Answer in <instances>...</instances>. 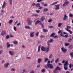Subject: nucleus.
<instances>
[{
    "mask_svg": "<svg viewBox=\"0 0 73 73\" xmlns=\"http://www.w3.org/2000/svg\"><path fill=\"white\" fill-rule=\"evenodd\" d=\"M53 39H51L50 40H48L47 42V44L49 46H48L46 48V52H48L49 51L50 47V45L49 44V42L51 43L53 41Z\"/></svg>",
    "mask_w": 73,
    "mask_h": 73,
    "instance_id": "nucleus-1",
    "label": "nucleus"
},
{
    "mask_svg": "<svg viewBox=\"0 0 73 73\" xmlns=\"http://www.w3.org/2000/svg\"><path fill=\"white\" fill-rule=\"evenodd\" d=\"M27 22L28 23V24L29 25H31L33 23V21L31 20V18H29L27 20Z\"/></svg>",
    "mask_w": 73,
    "mask_h": 73,
    "instance_id": "nucleus-2",
    "label": "nucleus"
},
{
    "mask_svg": "<svg viewBox=\"0 0 73 73\" xmlns=\"http://www.w3.org/2000/svg\"><path fill=\"white\" fill-rule=\"evenodd\" d=\"M60 5L58 4V5H55V10H58V9H60Z\"/></svg>",
    "mask_w": 73,
    "mask_h": 73,
    "instance_id": "nucleus-3",
    "label": "nucleus"
},
{
    "mask_svg": "<svg viewBox=\"0 0 73 73\" xmlns=\"http://www.w3.org/2000/svg\"><path fill=\"white\" fill-rule=\"evenodd\" d=\"M61 50L62 51V52H64L65 53L67 51V49L63 47L61 48Z\"/></svg>",
    "mask_w": 73,
    "mask_h": 73,
    "instance_id": "nucleus-4",
    "label": "nucleus"
},
{
    "mask_svg": "<svg viewBox=\"0 0 73 73\" xmlns=\"http://www.w3.org/2000/svg\"><path fill=\"white\" fill-rule=\"evenodd\" d=\"M69 1H66L64 2V3L63 4V7H66L69 4Z\"/></svg>",
    "mask_w": 73,
    "mask_h": 73,
    "instance_id": "nucleus-5",
    "label": "nucleus"
},
{
    "mask_svg": "<svg viewBox=\"0 0 73 73\" xmlns=\"http://www.w3.org/2000/svg\"><path fill=\"white\" fill-rule=\"evenodd\" d=\"M48 68H49L50 69H53V66L51 64H48Z\"/></svg>",
    "mask_w": 73,
    "mask_h": 73,
    "instance_id": "nucleus-6",
    "label": "nucleus"
},
{
    "mask_svg": "<svg viewBox=\"0 0 73 73\" xmlns=\"http://www.w3.org/2000/svg\"><path fill=\"white\" fill-rule=\"evenodd\" d=\"M41 50L42 51H43V52H45L46 51V47L42 46L41 48Z\"/></svg>",
    "mask_w": 73,
    "mask_h": 73,
    "instance_id": "nucleus-7",
    "label": "nucleus"
},
{
    "mask_svg": "<svg viewBox=\"0 0 73 73\" xmlns=\"http://www.w3.org/2000/svg\"><path fill=\"white\" fill-rule=\"evenodd\" d=\"M9 53L11 56H13L15 54V52L13 51H9Z\"/></svg>",
    "mask_w": 73,
    "mask_h": 73,
    "instance_id": "nucleus-8",
    "label": "nucleus"
},
{
    "mask_svg": "<svg viewBox=\"0 0 73 73\" xmlns=\"http://www.w3.org/2000/svg\"><path fill=\"white\" fill-rule=\"evenodd\" d=\"M68 19V16H66V15H65L64 16V17L63 18V20H67Z\"/></svg>",
    "mask_w": 73,
    "mask_h": 73,
    "instance_id": "nucleus-9",
    "label": "nucleus"
},
{
    "mask_svg": "<svg viewBox=\"0 0 73 73\" xmlns=\"http://www.w3.org/2000/svg\"><path fill=\"white\" fill-rule=\"evenodd\" d=\"M69 65V63H68V61H66L65 62V64H64V66H66Z\"/></svg>",
    "mask_w": 73,
    "mask_h": 73,
    "instance_id": "nucleus-10",
    "label": "nucleus"
},
{
    "mask_svg": "<svg viewBox=\"0 0 73 73\" xmlns=\"http://www.w3.org/2000/svg\"><path fill=\"white\" fill-rule=\"evenodd\" d=\"M66 28H67L65 29L66 30V31H67L69 30H68V29H70L71 28V27H70V26H67Z\"/></svg>",
    "mask_w": 73,
    "mask_h": 73,
    "instance_id": "nucleus-11",
    "label": "nucleus"
},
{
    "mask_svg": "<svg viewBox=\"0 0 73 73\" xmlns=\"http://www.w3.org/2000/svg\"><path fill=\"white\" fill-rule=\"evenodd\" d=\"M6 33V32L4 31H1V34L2 36H4V35H5Z\"/></svg>",
    "mask_w": 73,
    "mask_h": 73,
    "instance_id": "nucleus-12",
    "label": "nucleus"
},
{
    "mask_svg": "<svg viewBox=\"0 0 73 73\" xmlns=\"http://www.w3.org/2000/svg\"><path fill=\"white\" fill-rule=\"evenodd\" d=\"M45 17L44 16H42L41 17L40 20L41 21H44V20H45Z\"/></svg>",
    "mask_w": 73,
    "mask_h": 73,
    "instance_id": "nucleus-13",
    "label": "nucleus"
},
{
    "mask_svg": "<svg viewBox=\"0 0 73 73\" xmlns=\"http://www.w3.org/2000/svg\"><path fill=\"white\" fill-rule=\"evenodd\" d=\"M30 36L31 37H34V32H32L30 33Z\"/></svg>",
    "mask_w": 73,
    "mask_h": 73,
    "instance_id": "nucleus-14",
    "label": "nucleus"
},
{
    "mask_svg": "<svg viewBox=\"0 0 73 73\" xmlns=\"http://www.w3.org/2000/svg\"><path fill=\"white\" fill-rule=\"evenodd\" d=\"M41 61H42V59H41V58H38L37 60L38 63V64H40V62H41Z\"/></svg>",
    "mask_w": 73,
    "mask_h": 73,
    "instance_id": "nucleus-15",
    "label": "nucleus"
},
{
    "mask_svg": "<svg viewBox=\"0 0 73 73\" xmlns=\"http://www.w3.org/2000/svg\"><path fill=\"white\" fill-rule=\"evenodd\" d=\"M6 5V3L5 2V1H4L3 2V5L2 6V9H4V7H5V6Z\"/></svg>",
    "mask_w": 73,
    "mask_h": 73,
    "instance_id": "nucleus-16",
    "label": "nucleus"
},
{
    "mask_svg": "<svg viewBox=\"0 0 73 73\" xmlns=\"http://www.w3.org/2000/svg\"><path fill=\"white\" fill-rule=\"evenodd\" d=\"M63 24L62 23H59L58 25V27H61V25H62Z\"/></svg>",
    "mask_w": 73,
    "mask_h": 73,
    "instance_id": "nucleus-17",
    "label": "nucleus"
},
{
    "mask_svg": "<svg viewBox=\"0 0 73 73\" xmlns=\"http://www.w3.org/2000/svg\"><path fill=\"white\" fill-rule=\"evenodd\" d=\"M40 22H41V21H40L39 20H38L35 22V25H37V24H38L39 23H40Z\"/></svg>",
    "mask_w": 73,
    "mask_h": 73,
    "instance_id": "nucleus-18",
    "label": "nucleus"
},
{
    "mask_svg": "<svg viewBox=\"0 0 73 73\" xmlns=\"http://www.w3.org/2000/svg\"><path fill=\"white\" fill-rule=\"evenodd\" d=\"M9 64L8 62H7V63L5 64L4 65V66L5 68H8V65H9Z\"/></svg>",
    "mask_w": 73,
    "mask_h": 73,
    "instance_id": "nucleus-19",
    "label": "nucleus"
},
{
    "mask_svg": "<svg viewBox=\"0 0 73 73\" xmlns=\"http://www.w3.org/2000/svg\"><path fill=\"white\" fill-rule=\"evenodd\" d=\"M7 48H9L10 47V44L9 43V42H7Z\"/></svg>",
    "mask_w": 73,
    "mask_h": 73,
    "instance_id": "nucleus-20",
    "label": "nucleus"
},
{
    "mask_svg": "<svg viewBox=\"0 0 73 73\" xmlns=\"http://www.w3.org/2000/svg\"><path fill=\"white\" fill-rule=\"evenodd\" d=\"M8 23L10 24H11L13 23V20L11 19L9 21Z\"/></svg>",
    "mask_w": 73,
    "mask_h": 73,
    "instance_id": "nucleus-21",
    "label": "nucleus"
},
{
    "mask_svg": "<svg viewBox=\"0 0 73 73\" xmlns=\"http://www.w3.org/2000/svg\"><path fill=\"white\" fill-rule=\"evenodd\" d=\"M49 60V59L47 58H44V61H45V62H46L48 61Z\"/></svg>",
    "mask_w": 73,
    "mask_h": 73,
    "instance_id": "nucleus-22",
    "label": "nucleus"
},
{
    "mask_svg": "<svg viewBox=\"0 0 73 73\" xmlns=\"http://www.w3.org/2000/svg\"><path fill=\"white\" fill-rule=\"evenodd\" d=\"M54 35H55V33H53L52 34H51L50 35V36L51 37H53Z\"/></svg>",
    "mask_w": 73,
    "mask_h": 73,
    "instance_id": "nucleus-23",
    "label": "nucleus"
},
{
    "mask_svg": "<svg viewBox=\"0 0 73 73\" xmlns=\"http://www.w3.org/2000/svg\"><path fill=\"white\" fill-rule=\"evenodd\" d=\"M55 69H56L57 70H60L61 69V68H60L59 67L57 66L56 68Z\"/></svg>",
    "mask_w": 73,
    "mask_h": 73,
    "instance_id": "nucleus-24",
    "label": "nucleus"
},
{
    "mask_svg": "<svg viewBox=\"0 0 73 73\" xmlns=\"http://www.w3.org/2000/svg\"><path fill=\"white\" fill-rule=\"evenodd\" d=\"M54 73H58V70H57L56 69H55L54 70Z\"/></svg>",
    "mask_w": 73,
    "mask_h": 73,
    "instance_id": "nucleus-25",
    "label": "nucleus"
},
{
    "mask_svg": "<svg viewBox=\"0 0 73 73\" xmlns=\"http://www.w3.org/2000/svg\"><path fill=\"white\" fill-rule=\"evenodd\" d=\"M13 43L14 44H15V45H17V44L18 42H17L16 40H15L13 41Z\"/></svg>",
    "mask_w": 73,
    "mask_h": 73,
    "instance_id": "nucleus-26",
    "label": "nucleus"
},
{
    "mask_svg": "<svg viewBox=\"0 0 73 73\" xmlns=\"http://www.w3.org/2000/svg\"><path fill=\"white\" fill-rule=\"evenodd\" d=\"M1 11V13L0 14V15H3L4 14V10H2Z\"/></svg>",
    "mask_w": 73,
    "mask_h": 73,
    "instance_id": "nucleus-27",
    "label": "nucleus"
},
{
    "mask_svg": "<svg viewBox=\"0 0 73 73\" xmlns=\"http://www.w3.org/2000/svg\"><path fill=\"white\" fill-rule=\"evenodd\" d=\"M43 31L44 33H46V32H47L48 31V30L46 29H44L43 30Z\"/></svg>",
    "mask_w": 73,
    "mask_h": 73,
    "instance_id": "nucleus-28",
    "label": "nucleus"
},
{
    "mask_svg": "<svg viewBox=\"0 0 73 73\" xmlns=\"http://www.w3.org/2000/svg\"><path fill=\"white\" fill-rule=\"evenodd\" d=\"M70 55L71 57L73 58V52L70 53Z\"/></svg>",
    "mask_w": 73,
    "mask_h": 73,
    "instance_id": "nucleus-29",
    "label": "nucleus"
},
{
    "mask_svg": "<svg viewBox=\"0 0 73 73\" xmlns=\"http://www.w3.org/2000/svg\"><path fill=\"white\" fill-rule=\"evenodd\" d=\"M25 29H30V27L28 26H26L25 27Z\"/></svg>",
    "mask_w": 73,
    "mask_h": 73,
    "instance_id": "nucleus-30",
    "label": "nucleus"
},
{
    "mask_svg": "<svg viewBox=\"0 0 73 73\" xmlns=\"http://www.w3.org/2000/svg\"><path fill=\"white\" fill-rule=\"evenodd\" d=\"M64 68L65 70H68V66H64Z\"/></svg>",
    "mask_w": 73,
    "mask_h": 73,
    "instance_id": "nucleus-31",
    "label": "nucleus"
},
{
    "mask_svg": "<svg viewBox=\"0 0 73 73\" xmlns=\"http://www.w3.org/2000/svg\"><path fill=\"white\" fill-rule=\"evenodd\" d=\"M44 12H47V11H48V9L47 8H45L44 9Z\"/></svg>",
    "mask_w": 73,
    "mask_h": 73,
    "instance_id": "nucleus-32",
    "label": "nucleus"
},
{
    "mask_svg": "<svg viewBox=\"0 0 73 73\" xmlns=\"http://www.w3.org/2000/svg\"><path fill=\"white\" fill-rule=\"evenodd\" d=\"M32 16H35V17H37V16H38V15L37 14H34L32 15Z\"/></svg>",
    "mask_w": 73,
    "mask_h": 73,
    "instance_id": "nucleus-33",
    "label": "nucleus"
},
{
    "mask_svg": "<svg viewBox=\"0 0 73 73\" xmlns=\"http://www.w3.org/2000/svg\"><path fill=\"white\" fill-rule=\"evenodd\" d=\"M44 67L45 68H46V69H48V68L49 66H48V64L47 65H45L44 66Z\"/></svg>",
    "mask_w": 73,
    "mask_h": 73,
    "instance_id": "nucleus-34",
    "label": "nucleus"
},
{
    "mask_svg": "<svg viewBox=\"0 0 73 73\" xmlns=\"http://www.w3.org/2000/svg\"><path fill=\"white\" fill-rule=\"evenodd\" d=\"M40 6V4L39 3H37L36 4V7H39Z\"/></svg>",
    "mask_w": 73,
    "mask_h": 73,
    "instance_id": "nucleus-35",
    "label": "nucleus"
},
{
    "mask_svg": "<svg viewBox=\"0 0 73 73\" xmlns=\"http://www.w3.org/2000/svg\"><path fill=\"white\" fill-rule=\"evenodd\" d=\"M58 3V2H54V3H52V4H51L50 5H54L55 4H57Z\"/></svg>",
    "mask_w": 73,
    "mask_h": 73,
    "instance_id": "nucleus-36",
    "label": "nucleus"
},
{
    "mask_svg": "<svg viewBox=\"0 0 73 73\" xmlns=\"http://www.w3.org/2000/svg\"><path fill=\"white\" fill-rule=\"evenodd\" d=\"M65 46H68L69 45V43H65L64 44Z\"/></svg>",
    "mask_w": 73,
    "mask_h": 73,
    "instance_id": "nucleus-37",
    "label": "nucleus"
},
{
    "mask_svg": "<svg viewBox=\"0 0 73 73\" xmlns=\"http://www.w3.org/2000/svg\"><path fill=\"white\" fill-rule=\"evenodd\" d=\"M58 61H59V58H57L55 60V63H57V62H58Z\"/></svg>",
    "mask_w": 73,
    "mask_h": 73,
    "instance_id": "nucleus-38",
    "label": "nucleus"
},
{
    "mask_svg": "<svg viewBox=\"0 0 73 73\" xmlns=\"http://www.w3.org/2000/svg\"><path fill=\"white\" fill-rule=\"evenodd\" d=\"M69 47L70 48L72 49L73 48V45H70L69 46Z\"/></svg>",
    "mask_w": 73,
    "mask_h": 73,
    "instance_id": "nucleus-39",
    "label": "nucleus"
},
{
    "mask_svg": "<svg viewBox=\"0 0 73 73\" xmlns=\"http://www.w3.org/2000/svg\"><path fill=\"white\" fill-rule=\"evenodd\" d=\"M67 31H68V32H69V33H70V34H72V33H73V32H72V31L70 30H68Z\"/></svg>",
    "mask_w": 73,
    "mask_h": 73,
    "instance_id": "nucleus-40",
    "label": "nucleus"
},
{
    "mask_svg": "<svg viewBox=\"0 0 73 73\" xmlns=\"http://www.w3.org/2000/svg\"><path fill=\"white\" fill-rule=\"evenodd\" d=\"M40 46H41V45H40L38 47V52H39L40 50Z\"/></svg>",
    "mask_w": 73,
    "mask_h": 73,
    "instance_id": "nucleus-41",
    "label": "nucleus"
},
{
    "mask_svg": "<svg viewBox=\"0 0 73 73\" xmlns=\"http://www.w3.org/2000/svg\"><path fill=\"white\" fill-rule=\"evenodd\" d=\"M9 1L10 2V4L11 5H12V0H9Z\"/></svg>",
    "mask_w": 73,
    "mask_h": 73,
    "instance_id": "nucleus-42",
    "label": "nucleus"
},
{
    "mask_svg": "<svg viewBox=\"0 0 73 73\" xmlns=\"http://www.w3.org/2000/svg\"><path fill=\"white\" fill-rule=\"evenodd\" d=\"M39 35V33L38 32H37L35 34V35L37 37H38V36Z\"/></svg>",
    "mask_w": 73,
    "mask_h": 73,
    "instance_id": "nucleus-43",
    "label": "nucleus"
},
{
    "mask_svg": "<svg viewBox=\"0 0 73 73\" xmlns=\"http://www.w3.org/2000/svg\"><path fill=\"white\" fill-rule=\"evenodd\" d=\"M16 29H17L16 27H13V29L15 31H17V30Z\"/></svg>",
    "mask_w": 73,
    "mask_h": 73,
    "instance_id": "nucleus-44",
    "label": "nucleus"
},
{
    "mask_svg": "<svg viewBox=\"0 0 73 73\" xmlns=\"http://www.w3.org/2000/svg\"><path fill=\"white\" fill-rule=\"evenodd\" d=\"M40 37H41V38H45V36L42 35L40 36Z\"/></svg>",
    "mask_w": 73,
    "mask_h": 73,
    "instance_id": "nucleus-45",
    "label": "nucleus"
},
{
    "mask_svg": "<svg viewBox=\"0 0 73 73\" xmlns=\"http://www.w3.org/2000/svg\"><path fill=\"white\" fill-rule=\"evenodd\" d=\"M52 57H53V55L52 54L50 55L49 56V58H51Z\"/></svg>",
    "mask_w": 73,
    "mask_h": 73,
    "instance_id": "nucleus-46",
    "label": "nucleus"
},
{
    "mask_svg": "<svg viewBox=\"0 0 73 73\" xmlns=\"http://www.w3.org/2000/svg\"><path fill=\"white\" fill-rule=\"evenodd\" d=\"M42 72H45V69H42L41 70Z\"/></svg>",
    "mask_w": 73,
    "mask_h": 73,
    "instance_id": "nucleus-47",
    "label": "nucleus"
},
{
    "mask_svg": "<svg viewBox=\"0 0 73 73\" xmlns=\"http://www.w3.org/2000/svg\"><path fill=\"white\" fill-rule=\"evenodd\" d=\"M68 41V42H71V41H72V39L71 38H70Z\"/></svg>",
    "mask_w": 73,
    "mask_h": 73,
    "instance_id": "nucleus-48",
    "label": "nucleus"
},
{
    "mask_svg": "<svg viewBox=\"0 0 73 73\" xmlns=\"http://www.w3.org/2000/svg\"><path fill=\"white\" fill-rule=\"evenodd\" d=\"M9 38V35H7L6 36V38L7 39H8Z\"/></svg>",
    "mask_w": 73,
    "mask_h": 73,
    "instance_id": "nucleus-49",
    "label": "nucleus"
},
{
    "mask_svg": "<svg viewBox=\"0 0 73 73\" xmlns=\"http://www.w3.org/2000/svg\"><path fill=\"white\" fill-rule=\"evenodd\" d=\"M40 10H36V12L37 13H39L40 12Z\"/></svg>",
    "mask_w": 73,
    "mask_h": 73,
    "instance_id": "nucleus-50",
    "label": "nucleus"
},
{
    "mask_svg": "<svg viewBox=\"0 0 73 73\" xmlns=\"http://www.w3.org/2000/svg\"><path fill=\"white\" fill-rule=\"evenodd\" d=\"M49 28H54L53 26H50L48 27Z\"/></svg>",
    "mask_w": 73,
    "mask_h": 73,
    "instance_id": "nucleus-51",
    "label": "nucleus"
},
{
    "mask_svg": "<svg viewBox=\"0 0 73 73\" xmlns=\"http://www.w3.org/2000/svg\"><path fill=\"white\" fill-rule=\"evenodd\" d=\"M43 0H37V2H38V3L41 2V1H42Z\"/></svg>",
    "mask_w": 73,
    "mask_h": 73,
    "instance_id": "nucleus-52",
    "label": "nucleus"
},
{
    "mask_svg": "<svg viewBox=\"0 0 73 73\" xmlns=\"http://www.w3.org/2000/svg\"><path fill=\"white\" fill-rule=\"evenodd\" d=\"M11 71H14V72H15V69L14 68H12L11 69Z\"/></svg>",
    "mask_w": 73,
    "mask_h": 73,
    "instance_id": "nucleus-53",
    "label": "nucleus"
},
{
    "mask_svg": "<svg viewBox=\"0 0 73 73\" xmlns=\"http://www.w3.org/2000/svg\"><path fill=\"white\" fill-rule=\"evenodd\" d=\"M19 25H21V23H19L17 24V26H19Z\"/></svg>",
    "mask_w": 73,
    "mask_h": 73,
    "instance_id": "nucleus-54",
    "label": "nucleus"
},
{
    "mask_svg": "<svg viewBox=\"0 0 73 73\" xmlns=\"http://www.w3.org/2000/svg\"><path fill=\"white\" fill-rule=\"evenodd\" d=\"M40 25H41V26H42V27L43 28H44V25L42 24V23H40Z\"/></svg>",
    "mask_w": 73,
    "mask_h": 73,
    "instance_id": "nucleus-55",
    "label": "nucleus"
},
{
    "mask_svg": "<svg viewBox=\"0 0 73 73\" xmlns=\"http://www.w3.org/2000/svg\"><path fill=\"white\" fill-rule=\"evenodd\" d=\"M73 15H72V14H70L69 15V16L70 17H72V16Z\"/></svg>",
    "mask_w": 73,
    "mask_h": 73,
    "instance_id": "nucleus-56",
    "label": "nucleus"
},
{
    "mask_svg": "<svg viewBox=\"0 0 73 73\" xmlns=\"http://www.w3.org/2000/svg\"><path fill=\"white\" fill-rule=\"evenodd\" d=\"M52 21L53 20L52 19H49L48 21V23H51V22H52Z\"/></svg>",
    "mask_w": 73,
    "mask_h": 73,
    "instance_id": "nucleus-57",
    "label": "nucleus"
},
{
    "mask_svg": "<svg viewBox=\"0 0 73 73\" xmlns=\"http://www.w3.org/2000/svg\"><path fill=\"white\" fill-rule=\"evenodd\" d=\"M60 35L61 36H62V37H64V35H63V34H62V33H61Z\"/></svg>",
    "mask_w": 73,
    "mask_h": 73,
    "instance_id": "nucleus-58",
    "label": "nucleus"
},
{
    "mask_svg": "<svg viewBox=\"0 0 73 73\" xmlns=\"http://www.w3.org/2000/svg\"><path fill=\"white\" fill-rule=\"evenodd\" d=\"M69 67L70 68H72V64L71 63H70L69 65Z\"/></svg>",
    "mask_w": 73,
    "mask_h": 73,
    "instance_id": "nucleus-59",
    "label": "nucleus"
},
{
    "mask_svg": "<svg viewBox=\"0 0 73 73\" xmlns=\"http://www.w3.org/2000/svg\"><path fill=\"white\" fill-rule=\"evenodd\" d=\"M18 22H18V21H16V22L15 23L14 25H16V24H17V23H18Z\"/></svg>",
    "mask_w": 73,
    "mask_h": 73,
    "instance_id": "nucleus-60",
    "label": "nucleus"
},
{
    "mask_svg": "<svg viewBox=\"0 0 73 73\" xmlns=\"http://www.w3.org/2000/svg\"><path fill=\"white\" fill-rule=\"evenodd\" d=\"M40 66H41V65L40 64H38V65H37V67L39 68V67H40Z\"/></svg>",
    "mask_w": 73,
    "mask_h": 73,
    "instance_id": "nucleus-61",
    "label": "nucleus"
},
{
    "mask_svg": "<svg viewBox=\"0 0 73 73\" xmlns=\"http://www.w3.org/2000/svg\"><path fill=\"white\" fill-rule=\"evenodd\" d=\"M32 5L33 6H35V5H36V3H33L32 4Z\"/></svg>",
    "mask_w": 73,
    "mask_h": 73,
    "instance_id": "nucleus-62",
    "label": "nucleus"
},
{
    "mask_svg": "<svg viewBox=\"0 0 73 73\" xmlns=\"http://www.w3.org/2000/svg\"><path fill=\"white\" fill-rule=\"evenodd\" d=\"M68 36V35H65L64 37L66 38V37H67Z\"/></svg>",
    "mask_w": 73,
    "mask_h": 73,
    "instance_id": "nucleus-63",
    "label": "nucleus"
},
{
    "mask_svg": "<svg viewBox=\"0 0 73 73\" xmlns=\"http://www.w3.org/2000/svg\"><path fill=\"white\" fill-rule=\"evenodd\" d=\"M30 73H35V71L33 70H32L31 71Z\"/></svg>",
    "mask_w": 73,
    "mask_h": 73,
    "instance_id": "nucleus-64",
    "label": "nucleus"
}]
</instances>
